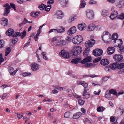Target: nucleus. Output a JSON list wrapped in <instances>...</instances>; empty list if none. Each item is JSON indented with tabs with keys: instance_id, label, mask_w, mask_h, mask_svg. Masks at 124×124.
<instances>
[{
	"instance_id": "nucleus-44",
	"label": "nucleus",
	"mask_w": 124,
	"mask_h": 124,
	"mask_svg": "<svg viewBox=\"0 0 124 124\" xmlns=\"http://www.w3.org/2000/svg\"><path fill=\"white\" fill-rule=\"evenodd\" d=\"M11 42L14 44L16 42L17 40V39L16 38H13L11 39Z\"/></svg>"
},
{
	"instance_id": "nucleus-50",
	"label": "nucleus",
	"mask_w": 124,
	"mask_h": 124,
	"mask_svg": "<svg viewBox=\"0 0 124 124\" xmlns=\"http://www.w3.org/2000/svg\"><path fill=\"white\" fill-rule=\"evenodd\" d=\"M51 5L50 6L49 5H48L47 6H46L45 7V11L47 12L49 11L51 8Z\"/></svg>"
},
{
	"instance_id": "nucleus-55",
	"label": "nucleus",
	"mask_w": 124,
	"mask_h": 124,
	"mask_svg": "<svg viewBox=\"0 0 124 124\" xmlns=\"http://www.w3.org/2000/svg\"><path fill=\"white\" fill-rule=\"evenodd\" d=\"M4 59L2 57V54H0V64L4 61Z\"/></svg>"
},
{
	"instance_id": "nucleus-27",
	"label": "nucleus",
	"mask_w": 124,
	"mask_h": 124,
	"mask_svg": "<svg viewBox=\"0 0 124 124\" xmlns=\"http://www.w3.org/2000/svg\"><path fill=\"white\" fill-rule=\"evenodd\" d=\"M124 112V110L120 107H119L117 109L116 113L119 115H121Z\"/></svg>"
},
{
	"instance_id": "nucleus-22",
	"label": "nucleus",
	"mask_w": 124,
	"mask_h": 124,
	"mask_svg": "<svg viewBox=\"0 0 124 124\" xmlns=\"http://www.w3.org/2000/svg\"><path fill=\"white\" fill-rule=\"evenodd\" d=\"M8 69L11 75H14L16 73L15 71H14V69L12 67L9 66L8 67Z\"/></svg>"
},
{
	"instance_id": "nucleus-26",
	"label": "nucleus",
	"mask_w": 124,
	"mask_h": 124,
	"mask_svg": "<svg viewBox=\"0 0 124 124\" xmlns=\"http://www.w3.org/2000/svg\"><path fill=\"white\" fill-rule=\"evenodd\" d=\"M96 26L93 24H91L89 25L88 26V31H91L93 30L95 27Z\"/></svg>"
},
{
	"instance_id": "nucleus-30",
	"label": "nucleus",
	"mask_w": 124,
	"mask_h": 124,
	"mask_svg": "<svg viewBox=\"0 0 124 124\" xmlns=\"http://www.w3.org/2000/svg\"><path fill=\"white\" fill-rule=\"evenodd\" d=\"M108 92L110 94H112L114 95L118 96V94L117 92L114 89H112L110 90H109Z\"/></svg>"
},
{
	"instance_id": "nucleus-25",
	"label": "nucleus",
	"mask_w": 124,
	"mask_h": 124,
	"mask_svg": "<svg viewBox=\"0 0 124 124\" xmlns=\"http://www.w3.org/2000/svg\"><path fill=\"white\" fill-rule=\"evenodd\" d=\"M75 37L76 39H77L78 41L77 42L79 43V44L82 41L83 38L81 35H78Z\"/></svg>"
},
{
	"instance_id": "nucleus-63",
	"label": "nucleus",
	"mask_w": 124,
	"mask_h": 124,
	"mask_svg": "<svg viewBox=\"0 0 124 124\" xmlns=\"http://www.w3.org/2000/svg\"><path fill=\"white\" fill-rule=\"evenodd\" d=\"M17 116L18 119H20L21 118H22L23 116L22 115H21L17 113Z\"/></svg>"
},
{
	"instance_id": "nucleus-14",
	"label": "nucleus",
	"mask_w": 124,
	"mask_h": 124,
	"mask_svg": "<svg viewBox=\"0 0 124 124\" xmlns=\"http://www.w3.org/2000/svg\"><path fill=\"white\" fill-rule=\"evenodd\" d=\"M123 58L122 55L119 54H115L113 58L114 60L116 62H119L122 60Z\"/></svg>"
},
{
	"instance_id": "nucleus-58",
	"label": "nucleus",
	"mask_w": 124,
	"mask_h": 124,
	"mask_svg": "<svg viewBox=\"0 0 124 124\" xmlns=\"http://www.w3.org/2000/svg\"><path fill=\"white\" fill-rule=\"evenodd\" d=\"M4 41L3 40H0V48H2L4 46Z\"/></svg>"
},
{
	"instance_id": "nucleus-38",
	"label": "nucleus",
	"mask_w": 124,
	"mask_h": 124,
	"mask_svg": "<svg viewBox=\"0 0 124 124\" xmlns=\"http://www.w3.org/2000/svg\"><path fill=\"white\" fill-rule=\"evenodd\" d=\"M46 6L45 4H42L41 5L39 6L38 7L39 9L42 10H43Z\"/></svg>"
},
{
	"instance_id": "nucleus-5",
	"label": "nucleus",
	"mask_w": 124,
	"mask_h": 124,
	"mask_svg": "<svg viewBox=\"0 0 124 124\" xmlns=\"http://www.w3.org/2000/svg\"><path fill=\"white\" fill-rule=\"evenodd\" d=\"M103 53V51L100 49H96L93 51V54L96 56H98L101 55Z\"/></svg>"
},
{
	"instance_id": "nucleus-9",
	"label": "nucleus",
	"mask_w": 124,
	"mask_h": 124,
	"mask_svg": "<svg viewBox=\"0 0 124 124\" xmlns=\"http://www.w3.org/2000/svg\"><path fill=\"white\" fill-rule=\"evenodd\" d=\"M122 40L120 39H116L114 41V46L115 47L120 46L122 44Z\"/></svg>"
},
{
	"instance_id": "nucleus-16",
	"label": "nucleus",
	"mask_w": 124,
	"mask_h": 124,
	"mask_svg": "<svg viewBox=\"0 0 124 124\" xmlns=\"http://www.w3.org/2000/svg\"><path fill=\"white\" fill-rule=\"evenodd\" d=\"M100 63L101 65L105 66L108 65L109 64V62L108 59H104L100 61Z\"/></svg>"
},
{
	"instance_id": "nucleus-4",
	"label": "nucleus",
	"mask_w": 124,
	"mask_h": 124,
	"mask_svg": "<svg viewBox=\"0 0 124 124\" xmlns=\"http://www.w3.org/2000/svg\"><path fill=\"white\" fill-rule=\"evenodd\" d=\"M63 13L60 10H58L54 14V17L55 18L62 19L63 17Z\"/></svg>"
},
{
	"instance_id": "nucleus-53",
	"label": "nucleus",
	"mask_w": 124,
	"mask_h": 124,
	"mask_svg": "<svg viewBox=\"0 0 124 124\" xmlns=\"http://www.w3.org/2000/svg\"><path fill=\"white\" fill-rule=\"evenodd\" d=\"M81 111L84 115H85L86 114V110L83 108H81Z\"/></svg>"
},
{
	"instance_id": "nucleus-39",
	"label": "nucleus",
	"mask_w": 124,
	"mask_h": 124,
	"mask_svg": "<svg viewBox=\"0 0 124 124\" xmlns=\"http://www.w3.org/2000/svg\"><path fill=\"white\" fill-rule=\"evenodd\" d=\"M118 36L117 33L114 34L112 36V39L113 40H115L118 38Z\"/></svg>"
},
{
	"instance_id": "nucleus-52",
	"label": "nucleus",
	"mask_w": 124,
	"mask_h": 124,
	"mask_svg": "<svg viewBox=\"0 0 124 124\" xmlns=\"http://www.w3.org/2000/svg\"><path fill=\"white\" fill-rule=\"evenodd\" d=\"M89 3L91 4H96L97 2L95 1L90 0L89 1Z\"/></svg>"
},
{
	"instance_id": "nucleus-1",
	"label": "nucleus",
	"mask_w": 124,
	"mask_h": 124,
	"mask_svg": "<svg viewBox=\"0 0 124 124\" xmlns=\"http://www.w3.org/2000/svg\"><path fill=\"white\" fill-rule=\"evenodd\" d=\"M111 36L107 31L103 32L102 36V39L106 43H108L111 41Z\"/></svg>"
},
{
	"instance_id": "nucleus-57",
	"label": "nucleus",
	"mask_w": 124,
	"mask_h": 124,
	"mask_svg": "<svg viewBox=\"0 0 124 124\" xmlns=\"http://www.w3.org/2000/svg\"><path fill=\"white\" fill-rule=\"evenodd\" d=\"M26 35V31L24 30L22 33L21 38L22 39H23L24 37Z\"/></svg>"
},
{
	"instance_id": "nucleus-8",
	"label": "nucleus",
	"mask_w": 124,
	"mask_h": 124,
	"mask_svg": "<svg viewBox=\"0 0 124 124\" xmlns=\"http://www.w3.org/2000/svg\"><path fill=\"white\" fill-rule=\"evenodd\" d=\"M87 17L89 19L93 18L94 16V14L93 11L91 10H87L86 11Z\"/></svg>"
},
{
	"instance_id": "nucleus-56",
	"label": "nucleus",
	"mask_w": 124,
	"mask_h": 124,
	"mask_svg": "<svg viewBox=\"0 0 124 124\" xmlns=\"http://www.w3.org/2000/svg\"><path fill=\"white\" fill-rule=\"evenodd\" d=\"M31 74V73L25 72L23 74V75L24 77H26L28 76H30Z\"/></svg>"
},
{
	"instance_id": "nucleus-36",
	"label": "nucleus",
	"mask_w": 124,
	"mask_h": 124,
	"mask_svg": "<svg viewBox=\"0 0 124 124\" xmlns=\"http://www.w3.org/2000/svg\"><path fill=\"white\" fill-rule=\"evenodd\" d=\"M86 5V3L83 0L81 1V4H80V8H84Z\"/></svg>"
},
{
	"instance_id": "nucleus-31",
	"label": "nucleus",
	"mask_w": 124,
	"mask_h": 124,
	"mask_svg": "<svg viewBox=\"0 0 124 124\" xmlns=\"http://www.w3.org/2000/svg\"><path fill=\"white\" fill-rule=\"evenodd\" d=\"M108 14V12L107 10H103L101 12L102 16L103 17H106Z\"/></svg>"
},
{
	"instance_id": "nucleus-42",
	"label": "nucleus",
	"mask_w": 124,
	"mask_h": 124,
	"mask_svg": "<svg viewBox=\"0 0 124 124\" xmlns=\"http://www.w3.org/2000/svg\"><path fill=\"white\" fill-rule=\"evenodd\" d=\"M78 102L79 104L80 105H82L84 104L85 102V101L84 100H82L81 99H79L78 100Z\"/></svg>"
},
{
	"instance_id": "nucleus-28",
	"label": "nucleus",
	"mask_w": 124,
	"mask_h": 124,
	"mask_svg": "<svg viewBox=\"0 0 124 124\" xmlns=\"http://www.w3.org/2000/svg\"><path fill=\"white\" fill-rule=\"evenodd\" d=\"M118 63L116 62L110 65V66L111 69H115L118 68Z\"/></svg>"
},
{
	"instance_id": "nucleus-15",
	"label": "nucleus",
	"mask_w": 124,
	"mask_h": 124,
	"mask_svg": "<svg viewBox=\"0 0 124 124\" xmlns=\"http://www.w3.org/2000/svg\"><path fill=\"white\" fill-rule=\"evenodd\" d=\"M115 51V49L113 46H109L107 49V52L108 54L111 55Z\"/></svg>"
},
{
	"instance_id": "nucleus-35",
	"label": "nucleus",
	"mask_w": 124,
	"mask_h": 124,
	"mask_svg": "<svg viewBox=\"0 0 124 124\" xmlns=\"http://www.w3.org/2000/svg\"><path fill=\"white\" fill-rule=\"evenodd\" d=\"M11 51L10 47H9L6 48L5 52V56H7L9 54Z\"/></svg>"
},
{
	"instance_id": "nucleus-48",
	"label": "nucleus",
	"mask_w": 124,
	"mask_h": 124,
	"mask_svg": "<svg viewBox=\"0 0 124 124\" xmlns=\"http://www.w3.org/2000/svg\"><path fill=\"white\" fill-rule=\"evenodd\" d=\"M104 70L106 72L109 71L111 70V69L110 67V66L109 67L108 66H107L105 67V68Z\"/></svg>"
},
{
	"instance_id": "nucleus-18",
	"label": "nucleus",
	"mask_w": 124,
	"mask_h": 124,
	"mask_svg": "<svg viewBox=\"0 0 124 124\" xmlns=\"http://www.w3.org/2000/svg\"><path fill=\"white\" fill-rule=\"evenodd\" d=\"M115 4L116 6L118 7H121L123 5L124 2L120 0H118L116 1Z\"/></svg>"
},
{
	"instance_id": "nucleus-20",
	"label": "nucleus",
	"mask_w": 124,
	"mask_h": 124,
	"mask_svg": "<svg viewBox=\"0 0 124 124\" xmlns=\"http://www.w3.org/2000/svg\"><path fill=\"white\" fill-rule=\"evenodd\" d=\"M91 60V57L90 56H88L84 59L81 61V63L82 64H85L87 62H90Z\"/></svg>"
},
{
	"instance_id": "nucleus-49",
	"label": "nucleus",
	"mask_w": 124,
	"mask_h": 124,
	"mask_svg": "<svg viewBox=\"0 0 124 124\" xmlns=\"http://www.w3.org/2000/svg\"><path fill=\"white\" fill-rule=\"evenodd\" d=\"M42 55L43 56V58L46 60H47L48 59L47 57L45 56L46 53L44 52H42L41 53Z\"/></svg>"
},
{
	"instance_id": "nucleus-64",
	"label": "nucleus",
	"mask_w": 124,
	"mask_h": 124,
	"mask_svg": "<svg viewBox=\"0 0 124 124\" xmlns=\"http://www.w3.org/2000/svg\"><path fill=\"white\" fill-rule=\"evenodd\" d=\"M30 41L28 40L27 43L25 44L24 46L23 47V48H25V47L29 44L30 43Z\"/></svg>"
},
{
	"instance_id": "nucleus-61",
	"label": "nucleus",
	"mask_w": 124,
	"mask_h": 124,
	"mask_svg": "<svg viewBox=\"0 0 124 124\" xmlns=\"http://www.w3.org/2000/svg\"><path fill=\"white\" fill-rule=\"evenodd\" d=\"M124 93V90H120L118 93H117L118 96H119L121 94H122Z\"/></svg>"
},
{
	"instance_id": "nucleus-17",
	"label": "nucleus",
	"mask_w": 124,
	"mask_h": 124,
	"mask_svg": "<svg viewBox=\"0 0 124 124\" xmlns=\"http://www.w3.org/2000/svg\"><path fill=\"white\" fill-rule=\"evenodd\" d=\"M86 27V25L84 23H82L79 24L78 26V29L80 30H85Z\"/></svg>"
},
{
	"instance_id": "nucleus-46",
	"label": "nucleus",
	"mask_w": 124,
	"mask_h": 124,
	"mask_svg": "<svg viewBox=\"0 0 124 124\" xmlns=\"http://www.w3.org/2000/svg\"><path fill=\"white\" fill-rule=\"evenodd\" d=\"M101 59V57H97L93 60V62L95 63H96L100 60Z\"/></svg>"
},
{
	"instance_id": "nucleus-59",
	"label": "nucleus",
	"mask_w": 124,
	"mask_h": 124,
	"mask_svg": "<svg viewBox=\"0 0 124 124\" xmlns=\"http://www.w3.org/2000/svg\"><path fill=\"white\" fill-rule=\"evenodd\" d=\"M82 85L84 87L85 89L86 88L88 85V84L85 83L84 82H83V83L82 84Z\"/></svg>"
},
{
	"instance_id": "nucleus-10",
	"label": "nucleus",
	"mask_w": 124,
	"mask_h": 124,
	"mask_svg": "<svg viewBox=\"0 0 124 124\" xmlns=\"http://www.w3.org/2000/svg\"><path fill=\"white\" fill-rule=\"evenodd\" d=\"M118 12L116 10H114L111 13L110 18L111 19L113 20L116 17L118 18Z\"/></svg>"
},
{
	"instance_id": "nucleus-43",
	"label": "nucleus",
	"mask_w": 124,
	"mask_h": 124,
	"mask_svg": "<svg viewBox=\"0 0 124 124\" xmlns=\"http://www.w3.org/2000/svg\"><path fill=\"white\" fill-rule=\"evenodd\" d=\"M103 107L101 108V107H99L97 109V111L98 112H102L104 110Z\"/></svg>"
},
{
	"instance_id": "nucleus-62",
	"label": "nucleus",
	"mask_w": 124,
	"mask_h": 124,
	"mask_svg": "<svg viewBox=\"0 0 124 124\" xmlns=\"http://www.w3.org/2000/svg\"><path fill=\"white\" fill-rule=\"evenodd\" d=\"M84 97V98L85 99H87L89 98L90 96V95L89 94H86L85 95Z\"/></svg>"
},
{
	"instance_id": "nucleus-24",
	"label": "nucleus",
	"mask_w": 124,
	"mask_h": 124,
	"mask_svg": "<svg viewBox=\"0 0 124 124\" xmlns=\"http://www.w3.org/2000/svg\"><path fill=\"white\" fill-rule=\"evenodd\" d=\"M90 50V48L88 47L85 49L83 53V55L84 57L87 56L89 53Z\"/></svg>"
},
{
	"instance_id": "nucleus-3",
	"label": "nucleus",
	"mask_w": 124,
	"mask_h": 124,
	"mask_svg": "<svg viewBox=\"0 0 124 124\" xmlns=\"http://www.w3.org/2000/svg\"><path fill=\"white\" fill-rule=\"evenodd\" d=\"M82 51L81 47L79 46H76L74 47L72 53L74 56H77L79 55Z\"/></svg>"
},
{
	"instance_id": "nucleus-34",
	"label": "nucleus",
	"mask_w": 124,
	"mask_h": 124,
	"mask_svg": "<svg viewBox=\"0 0 124 124\" xmlns=\"http://www.w3.org/2000/svg\"><path fill=\"white\" fill-rule=\"evenodd\" d=\"M58 43H59V44H61L62 45H65L68 43L67 42L65 41L62 40H59Z\"/></svg>"
},
{
	"instance_id": "nucleus-2",
	"label": "nucleus",
	"mask_w": 124,
	"mask_h": 124,
	"mask_svg": "<svg viewBox=\"0 0 124 124\" xmlns=\"http://www.w3.org/2000/svg\"><path fill=\"white\" fill-rule=\"evenodd\" d=\"M14 31L11 28H9L6 32V34L8 36H12L14 37H16L17 36H20L21 33L19 32H16L14 34Z\"/></svg>"
},
{
	"instance_id": "nucleus-13",
	"label": "nucleus",
	"mask_w": 124,
	"mask_h": 124,
	"mask_svg": "<svg viewBox=\"0 0 124 124\" xmlns=\"http://www.w3.org/2000/svg\"><path fill=\"white\" fill-rule=\"evenodd\" d=\"M59 2L63 7H65L67 6L68 1V0H59Z\"/></svg>"
},
{
	"instance_id": "nucleus-51",
	"label": "nucleus",
	"mask_w": 124,
	"mask_h": 124,
	"mask_svg": "<svg viewBox=\"0 0 124 124\" xmlns=\"http://www.w3.org/2000/svg\"><path fill=\"white\" fill-rule=\"evenodd\" d=\"M92 64L91 63H87L84 65V66L85 67L89 68L92 66Z\"/></svg>"
},
{
	"instance_id": "nucleus-23",
	"label": "nucleus",
	"mask_w": 124,
	"mask_h": 124,
	"mask_svg": "<svg viewBox=\"0 0 124 124\" xmlns=\"http://www.w3.org/2000/svg\"><path fill=\"white\" fill-rule=\"evenodd\" d=\"M81 58H75L73 59L71 61V62L74 64H77L81 60Z\"/></svg>"
},
{
	"instance_id": "nucleus-29",
	"label": "nucleus",
	"mask_w": 124,
	"mask_h": 124,
	"mask_svg": "<svg viewBox=\"0 0 124 124\" xmlns=\"http://www.w3.org/2000/svg\"><path fill=\"white\" fill-rule=\"evenodd\" d=\"M11 8L10 6H9L8 8H6L5 9V12L4 13V15H6L8 14L10 12L9 9Z\"/></svg>"
},
{
	"instance_id": "nucleus-32",
	"label": "nucleus",
	"mask_w": 124,
	"mask_h": 124,
	"mask_svg": "<svg viewBox=\"0 0 124 124\" xmlns=\"http://www.w3.org/2000/svg\"><path fill=\"white\" fill-rule=\"evenodd\" d=\"M65 28L63 27H61L60 29H56V32L58 33H61L65 31Z\"/></svg>"
},
{
	"instance_id": "nucleus-12",
	"label": "nucleus",
	"mask_w": 124,
	"mask_h": 124,
	"mask_svg": "<svg viewBox=\"0 0 124 124\" xmlns=\"http://www.w3.org/2000/svg\"><path fill=\"white\" fill-rule=\"evenodd\" d=\"M31 67L32 70L35 71L39 69V65L36 63H33L31 65Z\"/></svg>"
},
{
	"instance_id": "nucleus-47",
	"label": "nucleus",
	"mask_w": 124,
	"mask_h": 124,
	"mask_svg": "<svg viewBox=\"0 0 124 124\" xmlns=\"http://www.w3.org/2000/svg\"><path fill=\"white\" fill-rule=\"evenodd\" d=\"M70 116V113L69 112H66L64 114V117L66 118H69Z\"/></svg>"
},
{
	"instance_id": "nucleus-21",
	"label": "nucleus",
	"mask_w": 124,
	"mask_h": 124,
	"mask_svg": "<svg viewBox=\"0 0 124 124\" xmlns=\"http://www.w3.org/2000/svg\"><path fill=\"white\" fill-rule=\"evenodd\" d=\"M82 113L81 112H78L74 114L73 116V118L74 119H77L79 118L82 115Z\"/></svg>"
},
{
	"instance_id": "nucleus-45",
	"label": "nucleus",
	"mask_w": 124,
	"mask_h": 124,
	"mask_svg": "<svg viewBox=\"0 0 124 124\" xmlns=\"http://www.w3.org/2000/svg\"><path fill=\"white\" fill-rule=\"evenodd\" d=\"M72 41L73 43L74 44H79V43L77 42H78L77 39H76V38L74 37L72 39Z\"/></svg>"
},
{
	"instance_id": "nucleus-37",
	"label": "nucleus",
	"mask_w": 124,
	"mask_h": 124,
	"mask_svg": "<svg viewBox=\"0 0 124 124\" xmlns=\"http://www.w3.org/2000/svg\"><path fill=\"white\" fill-rule=\"evenodd\" d=\"M118 68L119 69H121L124 68V63H118Z\"/></svg>"
},
{
	"instance_id": "nucleus-11",
	"label": "nucleus",
	"mask_w": 124,
	"mask_h": 124,
	"mask_svg": "<svg viewBox=\"0 0 124 124\" xmlns=\"http://www.w3.org/2000/svg\"><path fill=\"white\" fill-rule=\"evenodd\" d=\"M76 31V27L73 26L68 30L67 32V33L69 35H72L75 33Z\"/></svg>"
},
{
	"instance_id": "nucleus-7",
	"label": "nucleus",
	"mask_w": 124,
	"mask_h": 124,
	"mask_svg": "<svg viewBox=\"0 0 124 124\" xmlns=\"http://www.w3.org/2000/svg\"><path fill=\"white\" fill-rule=\"evenodd\" d=\"M60 55L64 58L68 59L69 58L70 55L69 53L66 52L64 50H63L60 52Z\"/></svg>"
},
{
	"instance_id": "nucleus-41",
	"label": "nucleus",
	"mask_w": 124,
	"mask_h": 124,
	"mask_svg": "<svg viewBox=\"0 0 124 124\" xmlns=\"http://www.w3.org/2000/svg\"><path fill=\"white\" fill-rule=\"evenodd\" d=\"M120 46L119 47V49L118 51L121 54H122V53L124 52V46Z\"/></svg>"
},
{
	"instance_id": "nucleus-6",
	"label": "nucleus",
	"mask_w": 124,
	"mask_h": 124,
	"mask_svg": "<svg viewBox=\"0 0 124 124\" xmlns=\"http://www.w3.org/2000/svg\"><path fill=\"white\" fill-rule=\"evenodd\" d=\"M95 42V40L93 39H92L86 42L85 43V45L86 47V48H87L88 47L90 48V47L92 46L94 44Z\"/></svg>"
},
{
	"instance_id": "nucleus-19",
	"label": "nucleus",
	"mask_w": 124,
	"mask_h": 124,
	"mask_svg": "<svg viewBox=\"0 0 124 124\" xmlns=\"http://www.w3.org/2000/svg\"><path fill=\"white\" fill-rule=\"evenodd\" d=\"M1 23V24L2 25L5 26L8 24V20L5 18H2Z\"/></svg>"
},
{
	"instance_id": "nucleus-40",
	"label": "nucleus",
	"mask_w": 124,
	"mask_h": 124,
	"mask_svg": "<svg viewBox=\"0 0 124 124\" xmlns=\"http://www.w3.org/2000/svg\"><path fill=\"white\" fill-rule=\"evenodd\" d=\"M118 18L121 19H124V13H121L120 15L118 16Z\"/></svg>"
},
{
	"instance_id": "nucleus-60",
	"label": "nucleus",
	"mask_w": 124,
	"mask_h": 124,
	"mask_svg": "<svg viewBox=\"0 0 124 124\" xmlns=\"http://www.w3.org/2000/svg\"><path fill=\"white\" fill-rule=\"evenodd\" d=\"M109 78L108 77L105 76L102 78V79L103 81L105 82L108 80Z\"/></svg>"
},
{
	"instance_id": "nucleus-54",
	"label": "nucleus",
	"mask_w": 124,
	"mask_h": 124,
	"mask_svg": "<svg viewBox=\"0 0 124 124\" xmlns=\"http://www.w3.org/2000/svg\"><path fill=\"white\" fill-rule=\"evenodd\" d=\"M10 4L12 8L15 11H16V6L15 5V4L12 3H10Z\"/></svg>"
},
{
	"instance_id": "nucleus-33",
	"label": "nucleus",
	"mask_w": 124,
	"mask_h": 124,
	"mask_svg": "<svg viewBox=\"0 0 124 124\" xmlns=\"http://www.w3.org/2000/svg\"><path fill=\"white\" fill-rule=\"evenodd\" d=\"M108 93V90L105 93V97L106 98H108L109 99L111 100V98L110 95Z\"/></svg>"
}]
</instances>
